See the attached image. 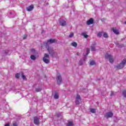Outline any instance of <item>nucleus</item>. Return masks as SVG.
<instances>
[{"label":"nucleus","mask_w":126,"mask_h":126,"mask_svg":"<svg viewBox=\"0 0 126 126\" xmlns=\"http://www.w3.org/2000/svg\"><path fill=\"white\" fill-rule=\"evenodd\" d=\"M112 31L115 34H116V35L120 34V31L119 30H117L115 28H112Z\"/></svg>","instance_id":"nucleus-13"},{"label":"nucleus","mask_w":126,"mask_h":126,"mask_svg":"<svg viewBox=\"0 0 126 126\" xmlns=\"http://www.w3.org/2000/svg\"><path fill=\"white\" fill-rule=\"evenodd\" d=\"M56 80L57 84H59V85H61V84L63 83V78H62V76H61V74H57Z\"/></svg>","instance_id":"nucleus-5"},{"label":"nucleus","mask_w":126,"mask_h":126,"mask_svg":"<svg viewBox=\"0 0 126 126\" xmlns=\"http://www.w3.org/2000/svg\"><path fill=\"white\" fill-rule=\"evenodd\" d=\"M115 95V93L113 92H112L110 94V96H114Z\"/></svg>","instance_id":"nucleus-34"},{"label":"nucleus","mask_w":126,"mask_h":126,"mask_svg":"<svg viewBox=\"0 0 126 126\" xmlns=\"http://www.w3.org/2000/svg\"><path fill=\"white\" fill-rule=\"evenodd\" d=\"M20 77V75L19 73L16 74L15 77L16 78H19Z\"/></svg>","instance_id":"nucleus-31"},{"label":"nucleus","mask_w":126,"mask_h":126,"mask_svg":"<svg viewBox=\"0 0 126 126\" xmlns=\"http://www.w3.org/2000/svg\"><path fill=\"white\" fill-rule=\"evenodd\" d=\"M105 58L106 59H109V62L111 63H114V59L112 55L107 54L105 55Z\"/></svg>","instance_id":"nucleus-6"},{"label":"nucleus","mask_w":126,"mask_h":126,"mask_svg":"<svg viewBox=\"0 0 126 126\" xmlns=\"http://www.w3.org/2000/svg\"><path fill=\"white\" fill-rule=\"evenodd\" d=\"M42 90V89L41 88H37L35 89L36 92H40Z\"/></svg>","instance_id":"nucleus-23"},{"label":"nucleus","mask_w":126,"mask_h":126,"mask_svg":"<svg viewBox=\"0 0 126 126\" xmlns=\"http://www.w3.org/2000/svg\"><path fill=\"white\" fill-rule=\"evenodd\" d=\"M125 24H126V21L125 22Z\"/></svg>","instance_id":"nucleus-37"},{"label":"nucleus","mask_w":126,"mask_h":126,"mask_svg":"<svg viewBox=\"0 0 126 126\" xmlns=\"http://www.w3.org/2000/svg\"><path fill=\"white\" fill-rule=\"evenodd\" d=\"M39 122L40 121H39V118H38V117H34V124H35V125H39Z\"/></svg>","instance_id":"nucleus-11"},{"label":"nucleus","mask_w":126,"mask_h":126,"mask_svg":"<svg viewBox=\"0 0 126 126\" xmlns=\"http://www.w3.org/2000/svg\"><path fill=\"white\" fill-rule=\"evenodd\" d=\"M31 52L32 54H35L36 53V51L34 49H32Z\"/></svg>","instance_id":"nucleus-27"},{"label":"nucleus","mask_w":126,"mask_h":126,"mask_svg":"<svg viewBox=\"0 0 126 126\" xmlns=\"http://www.w3.org/2000/svg\"><path fill=\"white\" fill-rule=\"evenodd\" d=\"M71 46L76 48V47H77V43L75 42H73L71 43Z\"/></svg>","instance_id":"nucleus-16"},{"label":"nucleus","mask_w":126,"mask_h":126,"mask_svg":"<svg viewBox=\"0 0 126 126\" xmlns=\"http://www.w3.org/2000/svg\"><path fill=\"white\" fill-rule=\"evenodd\" d=\"M113 116H114V114H113V112H109L105 114L104 117L106 118V119H109L110 118H112Z\"/></svg>","instance_id":"nucleus-7"},{"label":"nucleus","mask_w":126,"mask_h":126,"mask_svg":"<svg viewBox=\"0 0 126 126\" xmlns=\"http://www.w3.org/2000/svg\"><path fill=\"white\" fill-rule=\"evenodd\" d=\"M90 65H95L96 64V62L94 61H90Z\"/></svg>","instance_id":"nucleus-18"},{"label":"nucleus","mask_w":126,"mask_h":126,"mask_svg":"<svg viewBox=\"0 0 126 126\" xmlns=\"http://www.w3.org/2000/svg\"><path fill=\"white\" fill-rule=\"evenodd\" d=\"M73 122L72 121H69L67 124V126H74Z\"/></svg>","instance_id":"nucleus-15"},{"label":"nucleus","mask_w":126,"mask_h":126,"mask_svg":"<svg viewBox=\"0 0 126 126\" xmlns=\"http://www.w3.org/2000/svg\"><path fill=\"white\" fill-rule=\"evenodd\" d=\"M54 99H59V94L56 93L54 94Z\"/></svg>","instance_id":"nucleus-20"},{"label":"nucleus","mask_w":126,"mask_h":126,"mask_svg":"<svg viewBox=\"0 0 126 126\" xmlns=\"http://www.w3.org/2000/svg\"><path fill=\"white\" fill-rule=\"evenodd\" d=\"M126 59H124L122 62L118 64L116 67L118 68V69H122V68H124L125 67V65H126Z\"/></svg>","instance_id":"nucleus-4"},{"label":"nucleus","mask_w":126,"mask_h":126,"mask_svg":"<svg viewBox=\"0 0 126 126\" xmlns=\"http://www.w3.org/2000/svg\"><path fill=\"white\" fill-rule=\"evenodd\" d=\"M31 59L32 61H35V60H36V56H35V55H31Z\"/></svg>","instance_id":"nucleus-19"},{"label":"nucleus","mask_w":126,"mask_h":126,"mask_svg":"<svg viewBox=\"0 0 126 126\" xmlns=\"http://www.w3.org/2000/svg\"><path fill=\"white\" fill-rule=\"evenodd\" d=\"M21 75L23 79H26V77L24 75V73H23V72L21 73Z\"/></svg>","instance_id":"nucleus-24"},{"label":"nucleus","mask_w":126,"mask_h":126,"mask_svg":"<svg viewBox=\"0 0 126 126\" xmlns=\"http://www.w3.org/2000/svg\"><path fill=\"white\" fill-rule=\"evenodd\" d=\"M80 101H81V99H80V95L77 94L75 101L76 105H79Z\"/></svg>","instance_id":"nucleus-8"},{"label":"nucleus","mask_w":126,"mask_h":126,"mask_svg":"<svg viewBox=\"0 0 126 126\" xmlns=\"http://www.w3.org/2000/svg\"><path fill=\"white\" fill-rule=\"evenodd\" d=\"M91 113H93V114H94L96 112V110L94 108H92L90 109Z\"/></svg>","instance_id":"nucleus-21"},{"label":"nucleus","mask_w":126,"mask_h":126,"mask_svg":"<svg viewBox=\"0 0 126 126\" xmlns=\"http://www.w3.org/2000/svg\"><path fill=\"white\" fill-rule=\"evenodd\" d=\"M85 61H86V58L84 59V61L85 62Z\"/></svg>","instance_id":"nucleus-36"},{"label":"nucleus","mask_w":126,"mask_h":126,"mask_svg":"<svg viewBox=\"0 0 126 126\" xmlns=\"http://www.w3.org/2000/svg\"><path fill=\"white\" fill-rule=\"evenodd\" d=\"M60 24L61 26L64 27L66 25V21L64 20H61L60 21Z\"/></svg>","instance_id":"nucleus-9"},{"label":"nucleus","mask_w":126,"mask_h":126,"mask_svg":"<svg viewBox=\"0 0 126 126\" xmlns=\"http://www.w3.org/2000/svg\"><path fill=\"white\" fill-rule=\"evenodd\" d=\"M122 95H123V96H124V97H125V98H126V90H125L123 92Z\"/></svg>","instance_id":"nucleus-22"},{"label":"nucleus","mask_w":126,"mask_h":126,"mask_svg":"<svg viewBox=\"0 0 126 126\" xmlns=\"http://www.w3.org/2000/svg\"><path fill=\"white\" fill-rule=\"evenodd\" d=\"M9 52V51H8V50H4V51H3V53L5 55H7V54H8Z\"/></svg>","instance_id":"nucleus-28"},{"label":"nucleus","mask_w":126,"mask_h":126,"mask_svg":"<svg viewBox=\"0 0 126 126\" xmlns=\"http://www.w3.org/2000/svg\"><path fill=\"white\" fill-rule=\"evenodd\" d=\"M102 32H98V34H97V37H102Z\"/></svg>","instance_id":"nucleus-25"},{"label":"nucleus","mask_w":126,"mask_h":126,"mask_svg":"<svg viewBox=\"0 0 126 126\" xmlns=\"http://www.w3.org/2000/svg\"><path fill=\"white\" fill-rule=\"evenodd\" d=\"M95 46H96V44H93L91 46V51H96V49L95 48Z\"/></svg>","instance_id":"nucleus-14"},{"label":"nucleus","mask_w":126,"mask_h":126,"mask_svg":"<svg viewBox=\"0 0 126 126\" xmlns=\"http://www.w3.org/2000/svg\"><path fill=\"white\" fill-rule=\"evenodd\" d=\"M47 50L49 55H50V56H52L53 58H57V57H58V53H57L56 52H55L54 49H53V48L47 46Z\"/></svg>","instance_id":"nucleus-1"},{"label":"nucleus","mask_w":126,"mask_h":126,"mask_svg":"<svg viewBox=\"0 0 126 126\" xmlns=\"http://www.w3.org/2000/svg\"><path fill=\"white\" fill-rule=\"evenodd\" d=\"M33 8H34V6H33V5H31L27 7V10L28 11H32Z\"/></svg>","instance_id":"nucleus-12"},{"label":"nucleus","mask_w":126,"mask_h":126,"mask_svg":"<svg viewBox=\"0 0 126 126\" xmlns=\"http://www.w3.org/2000/svg\"><path fill=\"white\" fill-rule=\"evenodd\" d=\"M103 37L104 38H108V34H107L106 32H104Z\"/></svg>","instance_id":"nucleus-26"},{"label":"nucleus","mask_w":126,"mask_h":126,"mask_svg":"<svg viewBox=\"0 0 126 126\" xmlns=\"http://www.w3.org/2000/svg\"><path fill=\"white\" fill-rule=\"evenodd\" d=\"M43 61L45 63L48 64L50 63V55L48 54H44Z\"/></svg>","instance_id":"nucleus-3"},{"label":"nucleus","mask_w":126,"mask_h":126,"mask_svg":"<svg viewBox=\"0 0 126 126\" xmlns=\"http://www.w3.org/2000/svg\"><path fill=\"white\" fill-rule=\"evenodd\" d=\"M80 54H79V52H77V56H79Z\"/></svg>","instance_id":"nucleus-35"},{"label":"nucleus","mask_w":126,"mask_h":126,"mask_svg":"<svg viewBox=\"0 0 126 126\" xmlns=\"http://www.w3.org/2000/svg\"><path fill=\"white\" fill-rule=\"evenodd\" d=\"M74 34L73 32H71L69 35V38H72V37L74 36Z\"/></svg>","instance_id":"nucleus-29"},{"label":"nucleus","mask_w":126,"mask_h":126,"mask_svg":"<svg viewBox=\"0 0 126 126\" xmlns=\"http://www.w3.org/2000/svg\"><path fill=\"white\" fill-rule=\"evenodd\" d=\"M93 23H94V20L92 18H91L87 22V25H91V24H93Z\"/></svg>","instance_id":"nucleus-10"},{"label":"nucleus","mask_w":126,"mask_h":126,"mask_svg":"<svg viewBox=\"0 0 126 126\" xmlns=\"http://www.w3.org/2000/svg\"><path fill=\"white\" fill-rule=\"evenodd\" d=\"M53 43H57V40L55 39H50L47 40V42H44L43 45L45 46L46 49H48L47 47H50L49 45H50V44H53Z\"/></svg>","instance_id":"nucleus-2"},{"label":"nucleus","mask_w":126,"mask_h":126,"mask_svg":"<svg viewBox=\"0 0 126 126\" xmlns=\"http://www.w3.org/2000/svg\"><path fill=\"white\" fill-rule=\"evenodd\" d=\"M27 38V34H25L23 37V40H25Z\"/></svg>","instance_id":"nucleus-32"},{"label":"nucleus","mask_w":126,"mask_h":126,"mask_svg":"<svg viewBox=\"0 0 126 126\" xmlns=\"http://www.w3.org/2000/svg\"><path fill=\"white\" fill-rule=\"evenodd\" d=\"M89 54H90V49H89V48H87L86 54L85 55V57H87Z\"/></svg>","instance_id":"nucleus-17"},{"label":"nucleus","mask_w":126,"mask_h":126,"mask_svg":"<svg viewBox=\"0 0 126 126\" xmlns=\"http://www.w3.org/2000/svg\"><path fill=\"white\" fill-rule=\"evenodd\" d=\"M84 37L85 38H88V35L86 34H84Z\"/></svg>","instance_id":"nucleus-33"},{"label":"nucleus","mask_w":126,"mask_h":126,"mask_svg":"<svg viewBox=\"0 0 126 126\" xmlns=\"http://www.w3.org/2000/svg\"><path fill=\"white\" fill-rule=\"evenodd\" d=\"M79 64L80 65H82L83 64V60H80L79 61Z\"/></svg>","instance_id":"nucleus-30"}]
</instances>
